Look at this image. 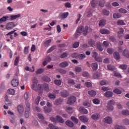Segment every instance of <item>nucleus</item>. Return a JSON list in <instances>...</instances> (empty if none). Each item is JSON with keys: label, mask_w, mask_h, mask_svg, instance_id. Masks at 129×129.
I'll use <instances>...</instances> for the list:
<instances>
[{"label": "nucleus", "mask_w": 129, "mask_h": 129, "mask_svg": "<svg viewBox=\"0 0 129 129\" xmlns=\"http://www.w3.org/2000/svg\"><path fill=\"white\" fill-rule=\"evenodd\" d=\"M77 31V33H79V34L83 33L84 35L86 36V35H87V33H88V26L84 27V26H81L78 28Z\"/></svg>", "instance_id": "nucleus-1"}, {"label": "nucleus", "mask_w": 129, "mask_h": 129, "mask_svg": "<svg viewBox=\"0 0 129 129\" xmlns=\"http://www.w3.org/2000/svg\"><path fill=\"white\" fill-rule=\"evenodd\" d=\"M75 101H76V97L74 96H72L68 98L67 103L68 104L72 105V104H74V103H75Z\"/></svg>", "instance_id": "nucleus-2"}, {"label": "nucleus", "mask_w": 129, "mask_h": 129, "mask_svg": "<svg viewBox=\"0 0 129 129\" xmlns=\"http://www.w3.org/2000/svg\"><path fill=\"white\" fill-rule=\"evenodd\" d=\"M114 100H111L108 102V105L107 106L109 110H113V105H114Z\"/></svg>", "instance_id": "nucleus-3"}, {"label": "nucleus", "mask_w": 129, "mask_h": 129, "mask_svg": "<svg viewBox=\"0 0 129 129\" xmlns=\"http://www.w3.org/2000/svg\"><path fill=\"white\" fill-rule=\"evenodd\" d=\"M17 31L16 30H15L14 31H12L10 32H9L7 34V36H10V39L11 40H13L14 39V36H13L12 34H14V37L16 38V37H18L19 36V34L17 33L16 32Z\"/></svg>", "instance_id": "nucleus-4"}, {"label": "nucleus", "mask_w": 129, "mask_h": 129, "mask_svg": "<svg viewBox=\"0 0 129 129\" xmlns=\"http://www.w3.org/2000/svg\"><path fill=\"white\" fill-rule=\"evenodd\" d=\"M16 27V24L14 22H9L6 25V28L7 30H12V29H14Z\"/></svg>", "instance_id": "nucleus-5"}, {"label": "nucleus", "mask_w": 129, "mask_h": 129, "mask_svg": "<svg viewBox=\"0 0 129 129\" xmlns=\"http://www.w3.org/2000/svg\"><path fill=\"white\" fill-rule=\"evenodd\" d=\"M100 117L101 115L99 113H94L91 116V118L94 120H99Z\"/></svg>", "instance_id": "nucleus-6"}, {"label": "nucleus", "mask_w": 129, "mask_h": 129, "mask_svg": "<svg viewBox=\"0 0 129 129\" xmlns=\"http://www.w3.org/2000/svg\"><path fill=\"white\" fill-rule=\"evenodd\" d=\"M19 80L17 79H14L12 80L11 81V84L13 87H17L19 86Z\"/></svg>", "instance_id": "nucleus-7"}, {"label": "nucleus", "mask_w": 129, "mask_h": 129, "mask_svg": "<svg viewBox=\"0 0 129 129\" xmlns=\"http://www.w3.org/2000/svg\"><path fill=\"white\" fill-rule=\"evenodd\" d=\"M79 119L82 122H88V118L85 115H82L80 116Z\"/></svg>", "instance_id": "nucleus-8"}, {"label": "nucleus", "mask_w": 129, "mask_h": 129, "mask_svg": "<svg viewBox=\"0 0 129 129\" xmlns=\"http://www.w3.org/2000/svg\"><path fill=\"white\" fill-rule=\"evenodd\" d=\"M104 121H105L106 123L111 124V123H112V119L111 118V117L107 116L104 118Z\"/></svg>", "instance_id": "nucleus-9"}, {"label": "nucleus", "mask_w": 129, "mask_h": 129, "mask_svg": "<svg viewBox=\"0 0 129 129\" xmlns=\"http://www.w3.org/2000/svg\"><path fill=\"white\" fill-rule=\"evenodd\" d=\"M20 14L16 15H12L10 17H9V21H14V20H17L18 18H20Z\"/></svg>", "instance_id": "nucleus-10"}, {"label": "nucleus", "mask_w": 129, "mask_h": 129, "mask_svg": "<svg viewBox=\"0 0 129 129\" xmlns=\"http://www.w3.org/2000/svg\"><path fill=\"white\" fill-rule=\"evenodd\" d=\"M51 60H52V59L50 56H47L46 58L45 59L44 61L43 62V66H46V65H47L48 63L51 62Z\"/></svg>", "instance_id": "nucleus-11"}, {"label": "nucleus", "mask_w": 129, "mask_h": 129, "mask_svg": "<svg viewBox=\"0 0 129 129\" xmlns=\"http://www.w3.org/2000/svg\"><path fill=\"white\" fill-rule=\"evenodd\" d=\"M101 34L102 35H108L110 33L108 29H102L100 30Z\"/></svg>", "instance_id": "nucleus-12"}, {"label": "nucleus", "mask_w": 129, "mask_h": 129, "mask_svg": "<svg viewBox=\"0 0 129 129\" xmlns=\"http://www.w3.org/2000/svg\"><path fill=\"white\" fill-rule=\"evenodd\" d=\"M69 66V63L67 61L62 62L59 64V67L61 68H66Z\"/></svg>", "instance_id": "nucleus-13"}, {"label": "nucleus", "mask_w": 129, "mask_h": 129, "mask_svg": "<svg viewBox=\"0 0 129 129\" xmlns=\"http://www.w3.org/2000/svg\"><path fill=\"white\" fill-rule=\"evenodd\" d=\"M113 56L115 60H117L120 59V55H119V53L118 52L115 51L113 53Z\"/></svg>", "instance_id": "nucleus-14"}, {"label": "nucleus", "mask_w": 129, "mask_h": 129, "mask_svg": "<svg viewBox=\"0 0 129 129\" xmlns=\"http://www.w3.org/2000/svg\"><path fill=\"white\" fill-rule=\"evenodd\" d=\"M9 19H10V16H3L0 19V24H2L3 22H7V21H9Z\"/></svg>", "instance_id": "nucleus-15"}, {"label": "nucleus", "mask_w": 129, "mask_h": 129, "mask_svg": "<svg viewBox=\"0 0 129 129\" xmlns=\"http://www.w3.org/2000/svg\"><path fill=\"white\" fill-rule=\"evenodd\" d=\"M18 111L19 113H23L24 112V106L22 105H20L17 107Z\"/></svg>", "instance_id": "nucleus-16"}, {"label": "nucleus", "mask_w": 129, "mask_h": 129, "mask_svg": "<svg viewBox=\"0 0 129 129\" xmlns=\"http://www.w3.org/2000/svg\"><path fill=\"white\" fill-rule=\"evenodd\" d=\"M80 111L83 113V114H87L88 113V110L87 109H85L84 107H81L80 108Z\"/></svg>", "instance_id": "nucleus-17"}, {"label": "nucleus", "mask_w": 129, "mask_h": 129, "mask_svg": "<svg viewBox=\"0 0 129 129\" xmlns=\"http://www.w3.org/2000/svg\"><path fill=\"white\" fill-rule=\"evenodd\" d=\"M124 32V29L123 28H120L119 31L118 32V36L120 39L121 37H122V35H123V33Z\"/></svg>", "instance_id": "nucleus-18"}, {"label": "nucleus", "mask_w": 129, "mask_h": 129, "mask_svg": "<svg viewBox=\"0 0 129 129\" xmlns=\"http://www.w3.org/2000/svg\"><path fill=\"white\" fill-rule=\"evenodd\" d=\"M91 67L93 71H96L98 69V64L96 62H94L92 64Z\"/></svg>", "instance_id": "nucleus-19"}, {"label": "nucleus", "mask_w": 129, "mask_h": 129, "mask_svg": "<svg viewBox=\"0 0 129 129\" xmlns=\"http://www.w3.org/2000/svg\"><path fill=\"white\" fill-rule=\"evenodd\" d=\"M97 48L99 51L100 52H102V50H103V48L102 47V46L101 45V43L100 42H97L96 43Z\"/></svg>", "instance_id": "nucleus-20"}, {"label": "nucleus", "mask_w": 129, "mask_h": 129, "mask_svg": "<svg viewBox=\"0 0 129 129\" xmlns=\"http://www.w3.org/2000/svg\"><path fill=\"white\" fill-rule=\"evenodd\" d=\"M66 124L68 125V126H69L70 127H73L74 126V123L73 122L70 121V120H67L66 121Z\"/></svg>", "instance_id": "nucleus-21"}, {"label": "nucleus", "mask_w": 129, "mask_h": 129, "mask_svg": "<svg viewBox=\"0 0 129 129\" xmlns=\"http://www.w3.org/2000/svg\"><path fill=\"white\" fill-rule=\"evenodd\" d=\"M122 55L124 56V57H126V58H128V50L127 49H125L122 52Z\"/></svg>", "instance_id": "nucleus-22"}, {"label": "nucleus", "mask_w": 129, "mask_h": 129, "mask_svg": "<svg viewBox=\"0 0 129 129\" xmlns=\"http://www.w3.org/2000/svg\"><path fill=\"white\" fill-rule=\"evenodd\" d=\"M104 95L106 97H111L113 95V93L110 91H107L104 93Z\"/></svg>", "instance_id": "nucleus-23"}, {"label": "nucleus", "mask_w": 129, "mask_h": 129, "mask_svg": "<svg viewBox=\"0 0 129 129\" xmlns=\"http://www.w3.org/2000/svg\"><path fill=\"white\" fill-rule=\"evenodd\" d=\"M68 16H69V13L65 12L64 13H62L60 15V18L64 20V19H66L68 17Z\"/></svg>", "instance_id": "nucleus-24"}, {"label": "nucleus", "mask_w": 129, "mask_h": 129, "mask_svg": "<svg viewBox=\"0 0 129 129\" xmlns=\"http://www.w3.org/2000/svg\"><path fill=\"white\" fill-rule=\"evenodd\" d=\"M61 95L62 97H67L69 95V93L67 91H63L61 92Z\"/></svg>", "instance_id": "nucleus-25"}, {"label": "nucleus", "mask_w": 129, "mask_h": 129, "mask_svg": "<svg viewBox=\"0 0 129 129\" xmlns=\"http://www.w3.org/2000/svg\"><path fill=\"white\" fill-rule=\"evenodd\" d=\"M106 23V20L105 19H102L101 20L99 23V26L100 27H103V26H104L105 24Z\"/></svg>", "instance_id": "nucleus-26"}, {"label": "nucleus", "mask_w": 129, "mask_h": 129, "mask_svg": "<svg viewBox=\"0 0 129 129\" xmlns=\"http://www.w3.org/2000/svg\"><path fill=\"white\" fill-rule=\"evenodd\" d=\"M88 93L90 96H95V95H96V92L94 90L88 91Z\"/></svg>", "instance_id": "nucleus-27"}, {"label": "nucleus", "mask_w": 129, "mask_h": 129, "mask_svg": "<svg viewBox=\"0 0 129 129\" xmlns=\"http://www.w3.org/2000/svg\"><path fill=\"white\" fill-rule=\"evenodd\" d=\"M5 104L6 105H10L11 103H10V100L9 99V96L8 95H6L5 97Z\"/></svg>", "instance_id": "nucleus-28"}, {"label": "nucleus", "mask_w": 129, "mask_h": 129, "mask_svg": "<svg viewBox=\"0 0 129 129\" xmlns=\"http://www.w3.org/2000/svg\"><path fill=\"white\" fill-rule=\"evenodd\" d=\"M88 44L91 47H93V46H95V41L92 39H90L88 41Z\"/></svg>", "instance_id": "nucleus-29"}, {"label": "nucleus", "mask_w": 129, "mask_h": 129, "mask_svg": "<svg viewBox=\"0 0 129 129\" xmlns=\"http://www.w3.org/2000/svg\"><path fill=\"white\" fill-rule=\"evenodd\" d=\"M71 119H72V121H73L76 124H77V123H78V122H79V120H78V119L75 116H72L71 117Z\"/></svg>", "instance_id": "nucleus-30"}, {"label": "nucleus", "mask_w": 129, "mask_h": 129, "mask_svg": "<svg viewBox=\"0 0 129 129\" xmlns=\"http://www.w3.org/2000/svg\"><path fill=\"white\" fill-rule=\"evenodd\" d=\"M121 17V14L119 13H114L113 15V18L114 19H119V18Z\"/></svg>", "instance_id": "nucleus-31"}, {"label": "nucleus", "mask_w": 129, "mask_h": 129, "mask_svg": "<svg viewBox=\"0 0 129 129\" xmlns=\"http://www.w3.org/2000/svg\"><path fill=\"white\" fill-rule=\"evenodd\" d=\"M102 13L104 16H106L108 17V16H109L110 12L109 11L107 10L106 9H103L102 11Z\"/></svg>", "instance_id": "nucleus-32"}, {"label": "nucleus", "mask_w": 129, "mask_h": 129, "mask_svg": "<svg viewBox=\"0 0 129 129\" xmlns=\"http://www.w3.org/2000/svg\"><path fill=\"white\" fill-rule=\"evenodd\" d=\"M78 58L80 59V60H83L86 58V55L85 54H80L78 56Z\"/></svg>", "instance_id": "nucleus-33"}, {"label": "nucleus", "mask_w": 129, "mask_h": 129, "mask_svg": "<svg viewBox=\"0 0 129 129\" xmlns=\"http://www.w3.org/2000/svg\"><path fill=\"white\" fill-rule=\"evenodd\" d=\"M56 118L57 121H59V122H60V123H63V122H64V119H63L61 116H56Z\"/></svg>", "instance_id": "nucleus-34"}, {"label": "nucleus", "mask_w": 129, "mask_h": 129, "mask_svg": "<svg viewBox=\"0 0 129 129\" xmlns=\"http://www.w3.org/2000/svg\"><path fill=\"white\" fill-rule=\"evenodd\" d=\"M25 70H26V71H30V72H34L35 71V67L33 66L32 69H31L29 68V67H26L25 68Z\"/></svg>", "instance_id": "nucleus-35"}, {"label": "nucleus", "mask_w": 129, "mask_h": 129, "mask_svg": "<svg viewBox=\"0 0 129 129\" xmlns=\"http://www.w3.org/2000/svg\"><path fill=\"white\" fill-rule=\"evenodd\" d=\"M54 82L56 85H57V86H60V85L62 84V81L60 80H55Z\"/></svg>", "instance_id": "nucleus-36"}, {"label": "nucleus", "mask_w": 129, "mask_h": 129, "mask_svg": "<svg viewBox=\"0 0 129 129\" xmlns=\"http://www.w3.org/2000/svg\"><path fill=\"white\" fill-rule=\"evenodd\" d=\"M42 87L45 90H46V91H49V85H48V84H43L42 85Z\"/></svg>", "instance_id": "nucleus-37"}, {"label": "nucleus", "mask_w": 129, "mask_h": 129, "mask_svg": "<svg viewBox=\"0 0 129 129\" xmlns=\"http://www.w3.org/2000/svg\"><path fill=\"white\" fill-rule=\"evenodd\" d=\"M107 68L108 70L110 71H114V70H115V67L113 66H111V64L108 65Z\"/></svg>", "instance_id": "nucleus-38"}, {"label": "nucleus", "mask_w": 129, "mask_h": 129, "mask_svg": "<svg viewBox=\"0 0 129 129\" xmlns=\"http://www.w3.org/2000/svg\"><path fill=\"white\" fill-rule=\"evenodd\" d=\"M8 92L9 94H11V95H15V93H16V91L14 89H9L8 90Z\"/></svg>", "instance_id": "nucleus-39"}, {"label": "nucleus", "mask_w": 129, "mask_h": 129, "mask_svg": "<svg viewBox=\"0 0 129 129\" xmlns=\"http://www.w3.org/2000/svg\"><path fill=\"white\" fill-rule=\"evenodd\" d=\"M62 100L61 99H57L55 102V105H59V104H61L62 103Z\"/></svg>", "instance_id": "nucleus-40"}, {"label": "nucleus", "mask_w": 129, "mask_h": 129, "mask_svg": "<svg viewBox=\"0 0 129 129\" xmlns=\"http://www.w3.org/2000/svg\"><path fill=\"white\" fill-rule=\"evenodd\" d=\"M82 75H83V77H86L87 78L90 77V75L87 72H83Z\"/></svg>", "instance_id": "nucleus-41"}, {"label": "nucleus", "mask_w": 129, "mask_h": 129, "mask_svg": "<svg viewBox=\"0 0 129 129\" xmlns=\"http://www.w3.org/2000/svg\"><path fill=\"white\" fill-rule=\"evenodd\" d=\"M67 112L70 114L73 113V108L71 107H68L67 109Z\"/></svg>", "instance_id": "nucleus-42"}, {"label": "nucleus", "mask_w": 129, "mask_h": 129, "mask_svg": "<svg viewBox=\"0 0 129 129\" xmlns=\"http://www.w3.org/2000/svg\"><path fill=\"white\" fill-rule=\"evenodd\" d=\"M97 3H98L97 0H93L91 2L92 8H95Z\"/></svg>", "instance_id": "nucleus-43"}, {"label": "nucleus", "mask_w": 129, "mask_h": 129, "mask_svg": "<svg viewBox=\"0 0 129 129\" xmlns=\"http://www.w3.org/2000/svg\"><path fill=\"white\" fill-rule=\"evenodd\" d=\"M32 88L33 90H35V91H38V84H33L32 86Z\"/></svg>", "instance_id": "nucleus-44"}, {"label": "nucleus", "mask_w": 129, "mask_h": 129, "mask_svg": "<svg viewBox=\"0 0 129 129\" xmlns=\"http://www.w3.org/2000/svg\"><path fill=\"white\" fill-rule=\"evenodd\" d=\"M51 41L52 40L51 39L46 40L44 43V46H45V47H48V46H49V45L50 44V43H51Z\"/></svg>", "instance_id": "nucleus-45"}, {"label": "nucleus", "mask_w": 129, "mask_h": 129, "mask_svg": "<svg viewBox=\"0 0 129 129\" xmlns=\"http://www.w3.org/2000/svg\"><path fill=\"white\" fill-rule=\"evenodd\" d=\"M38 91L40 94L43 93V87L42 86V85H38Z\"/></svg>", "instance_id": "nucleus-46"}, {"label": "nucleus", "mask_w": 129, "mask_h": 129, "mask_svg": "<svg viewBox=\"0 0 129 129\" xmlns=\"http://www.w3.org/2000/svg\"><path fill=\"white\" fill-rule=\"evenodd\" d=\"M117 25H118V26H124V25H125V23H124L123 20H118L117 21Z\"/></svg>", "instance_id": "nucleus-47"}, {"label": "nucleus", "mask_w": 129, "mask_h": 129, "mask_svg": "<svg viewBox=\"0 0 129 129\" xmlns=\"http://www.w3.org/2000/svg\"><path fill=\"white\" fill-rule=\"evenodd\" d=\"M29 48H30V46H26L24 47V54H29Z\"/></svg>", "instance_id": "nucleus-48"}, {"label": "nucleus", "mask_w": 129, "mask_h": 129, "mask_svg": "<svg viewBox=\"0 0 129 129\" xmlns=\"http://www.w3.org/2000/svg\"><path fill=\"white\" fill-rule=\"evenodd\" d=\"M56 48V46L55 45H53L52 46H51L50 49H49L47 50V53H51V52H52V51H54V50H55V49Z\"/></svg>", "instance_id": "nucleus-49"}, {"label": "nucleus", "mask_w": 129, "mask_h": 129, "mask_svg": "<svg viewBox=\"0 0 129 129\" xmlns=\"http://www.w3.org/2000/svg\"><path fill=\"white\" fill-rule=\"evenodd\" d=\"M44 71H45V70L44 69H38L36 72V74H42V73H43V72H44Z\"/></svg>", "instance_id": "nucleus-50"}, {"label": "nucleus", "mask_w": 129, "mask_h": 129, "mask_svg": "<svg viewBox=\"0 0 129 129\" xmlns=\"http://www.w3.org/2000/svg\"><path fill=\"white\" fill-rule=\"evenodd\" d=\"M25 104L26 105V109H27V110H29V111H30V110H31L30 103H29V102L28 101H26L25 102Z\"/></svg>", "instance_id": "nucleus-51"}, {"label": "nucleus", "mask_w": 129, "mask_h": 129, "mask_svg": "<svg viewBox=\"0 0 129 129\" xmlns=\"http://www.w3.org/2000/svg\"><path fill=\"white\" fill-rule=\"evenodd\" d=\"M48 97H49L50 99H54L56 98V95L55 94L50 93L48 95Z\"/></svg>", "instance_id": "nucleus-52"}, {"label": "nucleus", "mask_w": 129, "mask_h": 129, "mask_svg": "<svg viewBox=\"0 0 129 129\" xmlns=\"http://www.w3.org/2000/svg\"><path fill=\"white\" fill-rule=\"evenodd\" d=\"M113 92L116 94H121V91L118 89H114Z\"/></svg>", "instance_id": "nucleus-53"}, {"label": "nucleus", "mask_w": 129, "mask_h": 129, "mask_svg": "<svg viewBox=\"0 0 129 129\" xmlns=\"http://www.w3.org/2000/svg\"><path fill=\"white\" fill-rule=\"evenodd\" d=\"M101 76L100 73H95L93 75V77L95 79H98Z\"/></svg>", "instance_id": "nucleus-54"}, {"label": "nucleus", "mask_w": 129, "mask_h": 129, "mask_svg": "<svg viewBox=\"0 0 129 129\" xmlns=\"http://www.w3.org/2000/svg\"><path fill=\"white\" fill-rule=\"evenodd\" d=\"M122 114L123 115H129V111L128 110H123L122 111Z\"/></svg>", "instance_id": "nucleus-55"}, {"label": "nucleus", "mask_w": 129, "mask_h": 129, "mask_svg": "<svg viewBox=\"0 0 129 129\" xmlns=\"http://www.w3.org/2000/svg\"><path fill=\"white\" fill-rule=\"evenodd\" d=\"M103 45H104V46L105 48H107V47H109V42H108V41H104L103 42Z\"/></svg>", "instance_id": "nucleus-56"}, {"label": "nucleus", "mask_w": 129, "mask_h": 129, "mask_svg": "<svg viewBox=\"0 0 129 129\" xmlns=\"http://www.w3.org/2000/svg\"><path fill=\"white\" fill-rule=\"evenodd\" d=\"M58 72L61 73V74H66V73H67V71L63 69H60L58 70Z\"/></svg>", "instance_id": "nucleus-57"}, {"label": "nucleus", "mask_w": 129, "mask_h": 129, "mask_svg": "<svg viewBox=\"0 0 129 129\" xmlns=\"http://www.w3.org/2000/svg\"><path fill=\"white\" fill-rule=\"evenodd\" d=\"M80 44V43L79 42H75L73 46V48H74V49L78 48V47H79Z\"/></svg>", "instance_id": "nucleus-58"}, {"label": "nucleus", "mask_w": 129, "mask_h": 129, "mask_svg": "<svg viewBox=\"0 0 129 129\" xmlns=\"http://www.w3.org/2000/svg\"><path fill=\"white\" fill-rule=\"evenodd\" d=\"M123 123L125 125H128L129 124V120L127 118L123 119Z\"/></svg>", "instance_id": "nucleus-59"}, {"label": "nucleus", "mask_w": 129, "mask_h": 129, "mask_svg": "<svg viewBox=\"0 0 129 129\" xmlns=\"http://www.w3.org/2000/svg\"><path fill=\"white\" fill-rule=\"evenodd\" d=\"M95 61H97V62H102V57L100 56H97L95 58Z\"/></svg>", "instance_id": "nucleus-60"}, {"label": "nucleus", "mask_w": 129, "mask_h": 129, "mask_svg": "<svg viewBox=\"0 0 129 129\" xmlns=\"http://www.w3.org/2000/svg\"><path fill=\"white\" fill-rule=\"evenodd\" d=\"M93 102L94 104H99L100 101L98 99H94Z\"/></svg>", "instance_id": "nucleus-61"}, {"label": "nucleus", "mask_w": 129, "mask_h": 129, "mask_svg": "<svg viewBox=\"0 0 129 129\" xmlns=\"http://www.w3.org/2000/svg\"><path fill=\"white\" fill-rule=\"evenodd\" d=\"M100 84L101 85H106V84H108V82L105 80H103L100 82Z\"/></svg>", "instance_id": "nucleus-62"}, {"label": "nucleus", "mask_w": 129, "mask_h": 129, "mask_svg": "<svg viewBox=\"0 0 129 129\" xmlns=\"http://www.w3.org/2000/svg\"><path fill=\"white\" fill-rule=\"evenodd\" d=\"M49 126L50 128V129H59L57 126L53 125V124H49Z\"/></svg>", "instance_id": "nucleus-63"}, {"label": "nucleus", "mask_w": 129, "mask_h": 129, "mask_svg": "<svg viewBox=\"0 0 129 129\" xmlns=\"http://www.w3.org/2000/svg\"><path fill=\"white\" fill-rule=\"evenodd\" d=\"M115 129H125V127H123L122 126H119L118 125H116L115 126Z\"/></svg>", "instance_id": "nucleus-64"}]
</instances>
